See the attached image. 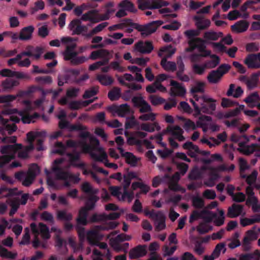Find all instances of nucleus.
<instances>
[{
    "instance_id": "obj_1",
    "label": "nucleus",
    "mask_w": 260,
    "mask_h": 260,
    "mask_svg": "<svg viewBox=\"0 0 260 260\" xmlns=\"http://www.w3.org/2000/svg\"><path fill=\"white\" fill-rule=\"evenodd\" d=\"M132 128H135L137 131L132 133L127 131L124 132L127 143L128 145L136 146L138 151L143 152V146H146V133L140 130L146 131V123L140 124L133 115L127 117L125 122V128L127 129Z\"/></svg>"
},
{
    "instance_id": "obj_2",
    "label": "nucleus",
    "mask_w": 260,
    "mask_h": 260,
    "mask_svg": "<svg viewBox=\"0 0 260 260\" xmlns=\"http://www.w3.org/2000/svg\"><path fill=\"white\" fill-rule=\"evenodd\" d=\"M64 161V159L59 158L55 159L53 162L51 171L55 175L58 180H68L74 182L75 183H78L80 178L73 174L70 173L67 171H64L60 165Z\"/></svg>"
},
{
    "instance_id": "obj_3",
    "label": "nucleus",
    "mask_w": 260,
    "mask_h": 260,
    "mask_svg": "<svg viewBox=\"0 0 260 260\" xmlns=\"http://www.w3.org/2000/svg\"><path fill=\"white\" fill-rule=\"evenodd\" d=\"M175 52V49L171 45L161 48L158 52V56H164L160 61V64L167 71L174 72L177 70V62L167 61V58L171 57Z\"/></svg>"
},
{
    "instance_id": "obj_4",
    "label": "nucleus",
    "mask_w": 260,
    "mask_h": 260,
    "mask_svg": "<svg viewBox=\"0 0 260 260\" xmlns=\"http://www.w3.org/2000/svg\"><path fill=\"white\" fill-rule=\"evenodd\" d=\"M22 145L21 144H15L2 146L1 152L3 154L0 156V168H3L5 165L15 158L16 153L21 149Z\"/></svg>"
},
{
    "instance_id": "obj_5",
    "label": "nucleus",
    "mask_w": 260,
    "mask_h": 260,
    "mask_svg": "<svg viewBox=\"0 0 260 260\" xmlns=\"http://www.w3.org/2000/svg\"><path fill=\"white\" fill-rule=\"evenodd\" d=\"M230 69L231 66L228 64H221L216 70H212L209 73L207 77L208 81L211 84L218 83Z\"/></svg>"
},
{
    "instance_id": "obj_6",
    "label": "nucleus",
    "mask_w": 260,
    "mask_h": 260,
    "mask_svg": "<svg viewBox=\"0 0 260 260\" xmlns=\"http://www.w3.org/2000/svg\"><path fill=\"white\" fill-rule=\"evenodd\" d=\"M3 112L6 114L17 113L20 116H21V120L23 123H30L31 122H34V119L39 118L40 116L38 113H34L32 115H30L25 111H18L16 109H7L5 110Z\"/></svg>"
},
{
    "instance_id": "obj_7",
    "label": "nucleus",
    "mask_w": 260,
    "mask_h": 260,
    "mask_svg": "<svg viewBox=\"0 0 260 260\" xmlns=\"http://www.w3.org/2000/svg\"><path fill=\"white\" fill-rule=\"evenodd\" d=\"M244 63L248 69H259L260 52L248 54L245 58Z\"/></svg>"
},
{
    "instance_id": "obj_8",
    "label": "nucleus",
    "mask_w": 260,
    "mask_h": 260,
    "mask_svg": "<svg viewBox=\"0 0 260 260\" xmlns=\"http://www.w3.org/2000/svg\"><path fill=\"white\" fill-rule=\"evenodd\" d=\"M107 231L106 224L96 225L94 228V230L90 231L87 233V239L90 243H93L97 240H99L102 237L99 233V231Z\"/></svg>"
},
{
    "instance_id": "obj_9",
    "label": "nucleus",
    "mask_w": 260,
    "mask_h": 260,
    "mask_svg": "<svg viewBox=\"0 0 260 260\" xmlns=\"http://www.w3.org/2000/svg\"><path fill=\"white\" fill-rule=\"evenodd\" d=\"M170 85L172 86L170 92L171 96H182L185 94L186 92V89L180 83L175 80H171Z\"/></svg>"
},
{
    "instance_id": "obj_10",
    "label": "nucleus",
    "mask_w": 260,
    "mask_h": 260,
    "mask_svg": "<svg viewBox=\"0 0 260 260\" xmlns=\"http://www.w3.org/2000/svg\"><path fill=\"white\" fill-rule=\"evenodd\" d=\"M183 132V129L179 126L176 125L172 126L169 125L166 129L163 130L162 134L164 135L167 133H170L174 136L175 139L181 142L185 140L184 137L182 135Z\"/></svg>"
},
{
    "instance_id": "obj_11",
    "label": "nucleus",
    "mask_w": 260,
    "mask_h": 260,
    "mask_svg": "<svg viewBox=\"0 0 260 260\" xmlns=\"http://www.w3.org/2000/svg\"><path fill=\"white\" fill-rule=\"evenodd\" d=\"M39 170L38 166L36 164H33L28 169L27 175L22 182V184L26 187L29 186L34 182L36 176V171Z\"/></svg>"
},
{
    "instance_id": "obj_12",
    "label": "nucleus",
    "mask_w": 260,
    "mask_h": 260,
    "mask_svg": "<svg viewBox=\"0 0 260 260\" xmlns=\"http://www.w3.org/2000/svg\"><path fill=\"white\" fill-rule=\"evenodd\" d=\"M58 126L60 129H68L70 132L86 130L87 127L80 124H71L66 120H61L58 123Z\"/></svg>"
},
{
    "instance_id": "obj_13",
    "label": "nucleus",
    "mask_w": 260,
    "mask_h": 260,
    "mask_svg": "<svg viewBox=\"0 0 260 260\" xmlns=\"http://www.w3.org/2000/svg\"><path fill=\"white\" fill-rule=\"evenodd\" d=\"M80 20H81V21H89L92 23L99 22L100 19H99V11L96 9L88 11L82 15Z\"/></svg>"
},
{
    "instance_id": "obj_14",
    "label": "nucleus",
    "mask_w": 260,
    "mask_h": 260,
    "mask_svg": "<svg viewBox=\"0 0 260 260\" xmlns=\"http://www.w3.org/2000/svg\"><path fill=\"white\" fill-rule=\"evenodd\" d=\"M151 110L150 106L147 104V121L151 120L152 121V122H147V132H152L155 130L159 131L160 129L158 123L153 122L155 119V114L148 113Z\"/></svg>"
},
{
    "instance_id": "obj_15",
    "label": "nucleus",
    "mask_w": 260,
    "mask_h": 260,
    "mask_svg": "<svg viewBox=\"0 0 260 260\" xmlns=\"http://www.w3.org/2000/svg\"><path fill=\"white\" fill-rule=\"evenodd\" d=\"M177 64L178 67V71L176 72L177 77L181 81L188 82L190 80L189 77L187 75L183 74L185 66L181 56H179L177 58Z\"/></svg>"
},
{
    "instance_id": "obj_16",
    "label": "nucleus",
    "mask_w": 260,
    "mask_h": 260,
    "mask_svg": "<svg viewBox=\"0 0 260 260\" xmlns=\"http://www.w3.org/2000/svg\"><path fill=\"white\" fill-rule=\"evenodd\" d=\"M146 254V245H139L131 249L129 252L130 259H135Z\"/></svg>"
},
{
    "instance_id": "obj_17",
    "label": "nucleus",
    "mask_w": 260,
    "mask_h": 260,
    "mask_svg": "<svg viewBox=\"0 0 260 260\" xmlns=\"http://www.w3.org/2000/svg\"><path fill=\"white\" fill-rule=\"evenodd\" d=\"M185 36L188 39V47L192 46L197 41H202V38L198 37L200 35L199 30L188 29L184 31Z\"/></svg>"
},
{
    "instance_id": "obj_18",
    "label": "nucleus",
    "mask_w": 260,
    "mask_h": 260,
    "mask_svg": "<svg viewBox=\"0 0 260 260\" xmlns=\"http://www.w3.org/2000/svg\"><path fill=\"white\" fill-rule=\"evenodd\" d=\"M66 155L69 158L70 166L79 168H83L85 167V165L83 162L77 163V162L80 160V155L78 151H74L73 152H67Z\"/></svg>"
},
{
    "instance_id": "obj_19",
    "label": "nucleus",
    "mask_w": 260,
    "mask_h": 260,
    "mask_svg": "<svg viewBox=\"0 0 260 260\" xmlns=\"http://www.w3.org/2000/svg\"><path fill=\"white\" fill-rule=\"evenodd\" d=\"M243 210V206L241 205L233 204L228 210L227 216L231 218L239 216Z\"/></svg>"
},
{
    "instance_id": "obj_20",
    "label": "nucleus",
    "mask_w": 260,
    "mask_h": 260,
    "mask_svg": "<svg viewBox=\"0 0 260 260\" xmlns=\"http://www.w3.org/2000/svg\"><path fill=\"white\" fill-rule=\"evenodd\" d=\"M81 20L74 19L72 20L68 25V28L72 31V35H80L81 34Z\"/></svg>"
},
{
    "instance_id": "obj_21",
    "label": "nucleus",
    "mask_w": 260,
    "mask_h": 260,
    "mask_svg": "<svg viewBox=\"0 0 260 260\" xmlns=\"http://www.w3.org/2000/svg\"><path fill=\"white\" fill-rule=\"evenodd\" d=\"M34 29L35 28L32 25L23 27L20 31L19 39L21 41H27L31 39Z\"/></svg>"
},
{
    "instance_id": "obj_22",
    "label": "nucleus",
    "mask_w": 260,
    "mask_h": 260,
    "mask_svg": "<svg viewBox=\"0 0 260 260\" xmlns=\"http://www.w3.org/2000/svg\"><path fill=\"white\" fill-rule=\"evenodd\" d=\"M249 26V23L245 20H241L236 22L231 26V29L233 31L240 33L245 31Z\"/></svg>"
},
{
    "instance_id": "obj_23",
    "label": "nucleus",
    "mask_w": 260,
    "mask_h": 260,
    "mask_svg": "<svg viewBox=\"0 0 260 260\" xmlns=\"http://www.w3.org/2000/svg\"><path fill=\"white\" fill-rule=\"evenodd\" d=\"M211 219L206 218V221L201 222L197 227V230L200 234H205L212 230V226L209 224Z\"/></svg>"
},
{
    "instance_id": "obj_24",
    "label": "nucleus",
    "mask_w": 260,
    "mask_h": 260,
    "mask_svg": "<svg viewBox=\"0 0 260 260\" xmlns=\"http://www.w3.org/2000/svg\"><path fill=\"white\" fill-rule=\"evenodd\" d=\"M168 2L164 0H147V10L159 9L163 6H168Z\"/></svg>"
},
{
    "instance_id": "obj_25",
    "label": "nucleus",
    "mask_w": 260,
    "mask_h": 260,
    "mask_svg": "<svg viewBox=\"0 0 260 260\" xmlns=\"http://www.w3.org/2000/svg\"><path fill=\"white\" fill-rule=\"evenodd\" d=\"M156 220L155 221V228L157 231H161L166 228V217L163 213H157L155 214Z\"/></svg>"
},
{
    "instance_id": "obj_26",
    "label": "nucleus",
    "mask_w": 260,
    "mask_h": 260,
    "mask_svg": "<svg viewBox=\"0 0 260 260\" xmlns=\"http://www.w3.org/2000/svg\"><path fill=\"white\" fill-rule=\"evenodd\" d=\"M88 209L85 207H82L79 211L78 217L77 218V222L78 224L86 225L87 223V217L88 216Z\"/></svg>"
},
{
    "instance_id": "obj_27",
    "label": "nucleus",
    "mask_w": 260,
    "mask_h": 260,
    "mask_svg": "<svg viewBox=\"0 0 260 260\" xmlns=\"http://www.w3.org/2000/svg\"><path fill=\"white\" fill-rule=\"evenodd\" d=\"M196 49H198L199 51L201 53L206 50V46L205 45V41L202 39V41H197L192 46H190L185 49L187 52H191Z\"/></svg>"
},
{
    "instance_id": "obj_28",
    "label": "nucleus",
    "mask_w": 260,
    "mask_h": 260,
    "mask_svg": "<svg viewBox=\"0 0 260 260\" xmlns=\"http://www.w3.org/2000/svg\"><path fill=\"white\" fill-rule=\"evenodd\" d=\"M80 74V71L77 69H69L66 73L68 83L77 84V78Z\"/></svg>"
},
{
    "instance_id": "obj_29",
    "label": "nucleus",
    "mask_w": 260,
    "mask_h": 260,
    "mask_svg": "<svg viewBox=\"0 0 260 260\" xmlns=\"http://www.w3.org/2000/svg\"><path fill=\"white\" fill-rule=\"evenodd\" d=\"M26 50L27 51H30L32 53V56L36 59H39L41 55L43 53L44 49L43 47L40 46H37L34 47L31 45H28L26 47Z\"/></svg>"
},
{
    "instance_id": "obj_30",
    "label": "nucleus",
    "mask_w": 260,
    "mask_h": 260,
    "mask_svg": "<svg viewBox=\"0 0 260 260\" xmlns=\"http://www.w3.org/2000/svg\"><path fill=\"white\" fill-rule=\"evenodd\" d=\"M210 57L211 60H206L204 63L206 69H213L217 67L220 62V58L216 54H211Z\"/></svg>"
},
{
    "instance_id": "obj_31",
    "label": "nucleus",
    "mask_w": 260,
    "mask_h": 260,
    "mask_svg": "<svg viewBox=\"0 0 260 260\" xmlns=\"http://www.w3.org/2000/svg\"><path fill=\"white\" fill-rule=\"evenodd\" d=\"M216 101L215 100L214 102H205L204 106H202L201 112L208 114H212L216 109Z\"/></svg>"
},
{
    "instance_id": "obj_32",
    "label": "nucleus",
    "mask_w": 260,
    "mask_h": 260,
    "mask_svg": "<svg viewBox=\"0 0 260 260\" xmlns=\"http://www.w3.org/2000/svg\"><path fill=\"white\" fill-rule=\"evenodd\" d=\"M194 19L197 20L196 25L200 30L206 29L210 26L211 21L209 19H203L198 16H196Z\"/></svg>"
},
{
    "instance_id": "obj_33",
    "label": "nucleus",
    "mask_w": 260,
    "mask_h": 260,
    "mask_svg": "<svg viewBox=\"0 0 260 260\" xmlns=\"http://www.w3.org/2000/svg\"><path fill=\"white\" fill-rule=\"evenodd\" d=\"M132 101L136 106L141 107L140 111L141 113L146 112V101L141 96H134Z\"/></svg>"
},
{
    "instance_id": "obj_34",
    "label": "nucleus",
    "mask_w": 260,
    "mask_h": 260,
    "mask_svg": "<svg viewBox=\"0 0 260 260\" xmlns=\"http://www.w3.org/2000/svg\"><path fill=\"white\" fill-rule=\"evenodd\" d=\"M88 59V58L84 56H78V54L74 56L73 57H70L66 60L70 61V63L73 66H78L82 64Z\"/></svg>"
},
{
    "instance_id": "obj_35",
    "label": "nucleus",
    "mask_w": 260,
    "mask_h": 260,
    "mask_svg": "<svg viewBox=\"0 0 260 260\" xmlns=\"http://www.w3.org/2000/svg\"><path fill=\"white\" fill-rule=\"evenodd\" d=\"M19 82L11 78H7L2 83V86L4 90L12 89L13 87L18 86Z\"/></svg>"
},
{
    "instance_id": "obj_36",
    "label": "nucleus",
    "mask_w": 260,
    "mask_h": 260,
    "mask_svg": "<svg viewBox=\"0 0 260 260\" xmlns=\"http://www.w3.org/2000/svg\"><path fill=\"white\" fill-rule=\"evenodd\" d=\"M82 190L90 196L95 195L99 192V190L93 188L91 184L87 182H84L81 185Z\"/></svg>"
},
{
    "instance_id": "obj_37",
    "label": "nucleus",
    "mask_w": 260,
    "mask_h": 260,
    "mask_svg": "<svg viewBox=\"0 0 260 260\" xmlns=\"http://www.w3.org/2000/svg\"><path fill=\"white\" fill-rule=\"evenodd\" d=\"M76 47V45L75 44H72L66 47V50L63 53L64 60H66L70 57H72L76 54H78V52L74 51Z\"/></svg>"
},
{
    "instance_id": "obj_38",
    "label": "nucleus",
    "mask_w": 260,
    "mask_h": 260,
    "mask_svg": "<svg viewBox=\"0 0 260 260\" xmlns=\"http://www.w3.org/2000/svg\"><path fill=\"white\" fill-rule=\"evenodd\" d=\"M0 256L3 258L15 259L17 256V253L12 252L3 246H0Z\"/></svg>"
},
{
    "instance_id": "obj_39",
    "label": "nucleus",
    "mask_w": 260,
    "mask_h": 260,
    "mask_svg": "<svg viewBox=\"0 0 260 260\" xmlns=\"http://www.w3.org/2000/svg\"><path fill=\"white\" fill-rule=\"evenodd\" d=\"M0 256L3 258L15 259L17 256V253L12 252L3 246H0Z\"/></svg>"
},
{
    "instance_id": "obj_40",
    "label": "nucleus",
    "mask_w": 260,
    "mask_h": 260,
    "mask_svg": "<svg viewBox=\"0 0 260 260\" xmlns=\"http://www.w3.org/2000/svg\"><path fill=\"white\" fill-rule=\"evenodd\" d=\"M39 231L42 238L44 240L49 239L50 238L49 228L44 223H39Z\"/></svg>"
},
{
    "instance_id": "obj_41",
    "label": "nucleus",
    "mask_w": 260,
    "mask_h": 260,
    "mask_svg": "<svg viewBox=\"0 0 260 260\" xmlns=\"http://www.w3.org/2000/svg\"><path fill=\"white\" fill-rule=\"evenodd\" d=\"M221 32H216L213 31H206L204 34V38L207 40L217 41L219 38L223 37Z\"/></svg>"
},
{
    "instance_id": "obj_42",
    "label": "nucleus",
    "mask_w": 260,
    "mask_h": 260,
    "mask_svg": "<svg viewBox=\"0 0 260 260\" xmlns=\"http://www.w3.org/2000/svg\"><path fill=\"white\" fill-rule=\"evenodd\" d=\"M96 78L100 83L104 86L111 85L114 82L113 78L107 75H98Z\"/></svg>"
},
{
    "instance_id": "obj_43",
    "label": "nucleus",
    "mask_w": 260,
    "mask_h": 260,
    "mask_svg": "<svg viewBox=\"0 0 260 260\" xmlns=\"http://www.w3.org/2000/svg\"><path fill=\"white\" fill-rule=\"evenodd\" d=\"M156 90L165 91L166 88L159 81H155L152 85L147 86V92L154 93Z\"/></svg>"
},
{
    "instance_id": "obj_44",
    "label": "nucleus",
    "mask_w": 260,
    "mask_h": 260,
    "mask_svg": "<svg viewBox=\"0 0 260 260\" xmlns=\"http://www.w3.org/2000/svg\"><path fill=\"white\" fill-rule=\"evenodd\" d=\"M193 99L197 102V103L200 107V109L202 110V106H204L205 102H214L215 100L209 98L206 95H203L201 96H199L198 95L194 94L193 96Z\"/></svg>"
},
{
    "instance_id": "obj_45",
    "label": "nucleus",
    "mask_w": 260,
    "mask_h": 260,
    "mask_svg": "<svg viewBox=\"0 0 260 260\" xmlns=\"http://www.w3.org/2000/svg\"><path fill=\"white\" fill-rule=\"evenodd\" d=\"M121 96L120 89L117 87H114L110 90L108 93V98L112 101L118 100Z\"/></svg>"
},
{
    "instance_id": "obj_46",
    "label": "nucleus",
    "mask_w": 260,
    "mask_h": 260,
    "mask_svg": "<svg viewBox=\"0 0 260 260\" xmlns=\"http://www.w3.org/2000/svg\"><path fill=\"white\" fill-rule=\"evenodd\" d=\"M161 21H154L147 23V36L156 31L157 28L162 24Z\"/></svg>"
},
{
    "instance_id": "obj_47",
    "label": "nucleus",
    "mask_w": 260,
    "mask_h": 260,
    "mask_svg": "<svg viewBox=\"0 0 260 260\" xmlns=\"http://www.w3.org/2000/svg\"><path fill=\"white\" fill-rule=\"evenodd\" d=\"M99 200V198L96 195L89 196L85 203V208L90 211L92 210L95 205L96 202Z\"/></svg>"
},
{
    "instance_id": "obj_48",
    "label": "nucleus",
    "mask_w": 260,
    "mask_h": 260,
    "mask_svg": "<svg viewBox=\"0 0 260 260\" xmlns=\"http://www.w3.org/2000/svg\"><path fill=\"white\" fill-rule=\"evenodd\" d=\"M57 218L58 220H64L67 222L70 221L73 219V215L70 213H67L66 211H59L57 214Z\"/></svg>"
},
{
    "instance_id": "obj_49",
    "label": "nucleus",
    "mask_w": 260,
    "mask_h": 260,
    "mask_svg": "<svg viewBox=\"0 0 260 260\" xmlns=\"http://www.w3.org/2000/svg\"><path fill=\"white\" fill-rule=\"evenodd\" d=\"M259 222H260L259 215H256V217L254 218H244L240 219V224L244 227Z\"/></svg>"
},
{
    "instance_id": "obj_50",
    "label": "nucleus",
    "mask_w": 260,
    "mask_h": 260,
    "mask_svg": "<svg viewBox=\"0 0 260 260\" xmlns=\"http://www.w3.org/2000/svg\"><path fill=\"white\" fill-rule=\"evenodd\" d=\"M206 213L207 211L204 210L200 212L198 210L193 211L189 217V222L191 223L199 218H204V215Z\"/></svg>"
},
{
    "instance_id": "obj_51",
    "label": "nucleus",
    "mask_w": 260,
    "mask_h": 260,
    "mask_svg": "<svg viewBox=\"0 0 260 260\" xmlns=\"http://www.w3.org/2000/svg\"><path fill=\"white\" fill-rule=\"evenodd\" d=\"M260 74L253 73L250 80H247L246 84L248 88L252 89L256 86Z\"/></svg>"
},
{
    "instance_id": "obj_52",
    "label": "nucleus",
    "mask_w": 260,
    "mask_h": 260,
    "mask_svg": "<svg viewBox=\"0 0 260 260\" xmlns=\"http://www.w3.org/2000/svg\"><path fill=\"white\" fill-rule=\"evenodd\" d=\"M125 161L132 167L136 166L138 162L137 158L131 152H126Z\"/></svg>"
},
{
    "instance_id": "obj_53",
    "label": "nucleus",
    "mask_w": 260,
    "mask_h": 260,
    "mask_svg": "<svg viewBox=\"0 0 260 260\" xmlns=\"http://www.w3.org/2000/svg\"><path fill=\"white\" fill-rule=\"evenodd\" d=\"M255 151L260 152V145L257 144H252L246 147L243 152L245 155H249Z\"/></svg>"
},
{
    "instance_id": "obj_54",
    "label": "nucleus",
    "mask_w": 260,
    "mask_h": 260,
    "mask_svg": "<svg viewBox=\"0 0 260 260\" xmlns=\"http://www.w3.org/2000/svg\"><path fill=\"white\" fill-rule=\"evenodd\" d=\"M225 246V244L224 243L221 242L217 244L212 253L214 255V257L217 258L219 256L221 251L224 253L226 251Z\"/></svg>"
},
{
    "instance_id": "obj_55",
    "label": "nucleus",
    "mask_w": 260,
    "mask_h": 260,
    "mask_svg": "<svg viewBox=\"0 0 260 260\" xmlns=\"http://www.w3.org/2000/svg\"><path fill=\"white\" fill-rule=\"evenodd\" d=\"M91 157L94 159L95 161L100 162H107L108 161V156L107 153L103 151L100 155H98L94 153H91L90 154Z\"/></svg>"
},
{
    "instance_id": "obj_56",
    "label": "nucleus",
    "mask_w": 260,
    "mask_h": 260,
    "mask_svg": "<svg viewBox=\"0 0 260 260\" xmlns=\"http://www.w3.org/2000/svg\"><path fill=\"white\" fill-rule=\"evenodd\" d=\"M130 112L129 107L126 104H125L119 106L117 114L119 116L124 117L126 115L129 114Z\"/></svg>"
},
{
    "instance_id": "obj_57",
    "label": "nucleus",
    "mask_w": 260,
    "mask_h": 260,
    "mask_svg": "<svg viewBox=\"0 0 260 260\" xmlns=\"http://www.w3.org/2000/svg\"><path fill=\"white\" fill-rule=\"evenodd\" d=\"M192 203L193 206L196 208L201 209L205 205L204 201L199 196H193L192 198Z\"/></svg>"
},
{
    "instance_id": "obj_58",
    "label": "nucleus",
    "mask_w": 260,
    "mask_h": 260,
    "mask_svg": "<svg viewBox=\"0 0 260 260\" xmlns=\"http://www.w3.org/2000/svg\"><path fill=\"white\" fill-rule=\"evenodd\" d=\"M118 6L120 8H123L125 10L133 12L134 10V4L128 0H123L121 1L119 4Z\"/></svg>"
},
{
    "instance_id": "obj_59",
    "label": "nucleus",
    "mask_w": 260,
    "mask_h": 260,
    "mask_svg": "<svg viewBox=\"0 0 260 260\" xmlns=\"http://www.w3.org/2000/svg\"><path fill=\"white\" fill-rule=\"evenodd\" d=\"M205 86V83L203 82H198L195 86L191 87L190 92L192 94L198 92L204 93Z\"/></svg>"
},
{
    "instance_id": "obj_60",
    "label": "nucleus",
    "mask_w": 260,
    "mask_h": 260,
    "mask_svg": "<svg viewBox=\"0 0 260 260\" xmlns=\"http://www.w3.org/2000/svg\"><path fill=\"white\" fill-rule=\"evenodd\" d=\"M134 50L141 53H146V41L144 43L142 41H139L135 44Z\"/></svg>"
},
{
    "instance_id": "obj_61",
    "label": "nucleus",
    "mask_w": 260,
    "mask_h": 260,
    "mask_svg": "<svg viewBox=\"0 0 260 260\" xmlns=\"http://www.w3.org/2000/svg\"><path fill=\"white\" fill-rule=\"evenodd\" d=\"M202 177V172L198 168L192 169L188 174V178L192 180L200 179Z\"/></svg>"
},
{
    "instance_id": "obj_62",
    "label": "nucleus",
    "mask_w": 260,
    "mask_h": 260,
    "mask_svg": "<svg viewBox=\"0 0 260 260\" xmlns=\"http://www.w3.org/2000/svg\"><path fill=\"white\" fill-rule=\"evenodd\" d=\"M17 52V50H7L5 48H0V56L3 57H9L14 56Z\"/></svg>"
},
{
    "instance_id": "obj_63",
    "label": "nucleus",
    "mask_w": 260,
    "mask_h": 260,
    "mask_svg": "<svg viewBox=\"0 0 260 260\" xmlns=\"http://www.w3.org/2000/svg\"><path fill=\"white\" fill-rule=\"evenodd\" d=\"M246 51L248 52H257L259 49V45L257 42L247 43L245 46Z\"/></svg>"
},
{
    "instance_id": "obj_64",
    "label": "nucleus",
    "mask_w": 260,
    "mask_h": 260,
    "mask_svg": "<svg viewBox=\"0 0 260 260\" xmlns=\"http://www.w3.org/2000/svg\"><path fill=\"white\" fill-rule=\"evenodd\" d=\"M259 96L257 92H254L249 94L244 101L247 104L254 103L258 100H259Z\"/></svg>"
}]
</instances>
